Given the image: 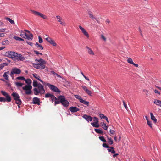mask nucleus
Wrapping results in <instances>:
<instances>
[{"label": "nucleus", "mask_w": 161, "mask_h": 161, "mask_svg": "<svg viewBox=\"0 0 161 161\" xmlns=\"http://www.w3.org/2000/svg\"><path fill=\"white\" fill-rule=\"evenodd\" d=\"M69 110L72 112H76L79 111L80 109L76 107H71L69 108Z\"/></svg>", "instance_id": "18"}, {"label": "nucleus", "mask_w": 161, "mask_h": 161, "mask_svg": "<svg viewBox=\"0 0 161 161\" xmlns=\"http://www.w3.org/2000/svg\"><path fill=\"white\" fill-rule=\"evenodd\" d=\"M5 19L7 20L11 24H14V21L11 19L8 18V17H6L5 18Z\"/></svg>", "instance_id": "27"}, {"label": "nucleus", "mask_w": 161, "mask_h": 161, "mask_svg": "<svg viewBox=\"0 0 161 161\" xmlns=\"http://www.w3.org/2000/svg\"><path fill=\"white\" fill-rule=\"evenodd\" d=\"M46 40L50 43L51 45L54 46H57V44L55 41L50 37H47L45 38Z\"/></svg>", "instance_id": "12"}, {"label": "nucleus", "mask_w": 161, "mask_h": 161, "mask_svg": "<svg viewBox=\"0 0 161 161\" xmlns=\"http://www.w3.org/2000/svg\"><path fill=\"white\" fill-rule=\"evenodd\" d=\"M99 139L102 141L103 142H106V140L104 139V137L103 136H99Z\"/></svg>", "instance_id": "41"}, {"label": "nucleus", "mask_w": 161, "mask_h": 161, "mask_svg": "<svg viewBox=\"0 0 161 161\" xmlns=\"http://www.w3.org/2000/svg\"><path fill=\"white\" fill-rule=\"evenodd\" d=\"M27 43L28 44H29V45H31V46H32V42H27Z\"/></svg>", "instance_id": "63"}, {"label": "nucleus", "mask_w": 161, "mask_h": 161, "mask_svg": "<svg viewBox=\"0 0 161 161\" xmlns=\"http://www.w3.org/2000/svg\"><path fill=\"white\" fill-rule=\"evenodd\" d=\"M147 125L151 128H152V124L151 121H149L148 120H147Z\"/></svg>", "instance_id": "45"}, {"label": "nucleus", "mask_w": 161, "mask_h": 161, "mask_svg": "<svg viewBox=\"0 0 161 161\" xmlns=\"http://www.w3.org/2000/svg\"><path fill=\"white\" fill-rule=\"evenodd\" d=\"M123 105H124V107H125V108L126 109V110H128V107L127 106V105L125 103V102L124 101V100H123Z\"/></svg>", "instance_id": "50"}, {"label": "nucleus", "mask_w": 161, "mask_h": 161, "mask_svg": "<svg viewBox=\"0 0 161 161\" xmlns=\"http://www.w3.org/2000/svg\"><path fill=\"white\" fill-rule=\"evenodd\" d=\"M33 85L34 87H36L38 86V84H37V82L36 80H34L33 83Z\"/></svg>", "instance_id": "37"}, {"label": "nucleus", "mask_w": 161, "mask_h": 161, "mask_svg": "<svg viewBox=\"0 0 161 161\" xmlns=\"http://www.w3.org/2000/svg\"><path fill=\"white\" fill-rule=\"evenodd\" d=\"M75 97L77 99L79 100L80 102V101L82 99L81 97L79 95H75Z\"/></svg>", "instance_id": "40"}, {"label": "nucleus", "mask_w": 161, "mask_h": 161, "mask_svg": "<svg viewBox=\"0 0 161 161\" xmlns=\"http://www.w3.org/2000/svg\"><path fill=\"white\" fill-rule=\"evenodd\" d=\"M3 65L4 66V67L5 66H7L8 65V63H3Z\"/></svg>", "instance_id": "62"}, {"label": "nucleus", "mask_w": 161, "mask_h": 161, "mask_svg": "<svg viewBox=\"0 0 161 161\" xmlns=\"http://www.w3.org/2000/svg\"><path fill=\"white\" fill-rule=\"evenodd\" d=\"M118 155H119V154L118 153L115 154L113 155V158H115V157H117Z\"/></svg>", "instance_id": "61"}, {"label": "nucleus", "mask_w": 161, "mask_h": 161, "mask_svg": "<svg viewBox=\"0 0 161 161\" xmlns=\"http://www.w3.org/2000/svg\"><path fill=\"white\" fill-rule=\"evenodd\" d=\"M33 104H35L40 105V100L37 97H34L33 99Z\"/></svg>", "instance_id": "16"}, {"label": "nucleus", "mask_w": 161, "mask_h": 161, "mask_svg": "<svg viewBox=\"0 0 161 161\" xmlns=\"http://www.w3.org/2000/svg\"><path fill=\"white\" fill-rule=\"evenodd\" d=\"M4 55L7 57L11 58L13 60L15 61H23L25 59L24 58L21 54H18L13 51H9L6 52Z\"/></svg>", "instance_id": "1"}, {"label": "nucleus", "mask_w": 161, "mask_h": 161, "mask_svg": "<svg viewBox=\"0 0 161 161\" xmlns=\"http://www.w3.org/2000/svg\"><path fill=\"white\" fill-rule=\"evenodd\" d=\"M103 146L105 148H109L110 146L108 145L106 143H103Z\"/></svg>", "instance_id": "48"}, {"label": "nucleus", "mask_w": 161, "mask_h": 161, "mask_svg": "<svg viewBox=\"0 0 161 161\" xmlns=\"http://www.w3.org/2000/svg\"><path fill=\"white\" fill-rule=\"evenodd\" d=\"M35 61L36 63L39 62L37 64L41 67L43 69L45 68V64H46V62L42 58H40L39 59H36Z\"/></svg>", "instance_id": "6"}, {"label": "nucleus", "mask_w": 161, "mask_h": 161, "mask_svg": "<svg viewBox=\"0 0 161 161\" xmlns=\"http://www.w3.org/2000/svg\"><path fill=\"white\" fill-rule=\"evenodd\" d=\"M24 31H25L27 33H26L25 35V38L29 40H32L33 38V35L28 30H25Z\"/></svg>", "instance_id": "11"}, {"label": "nucleus", "mask_w": 161, "mask_h": 161, "mask_svg": "<svg viewBox=\"0 0 161 161\" xmlns=\"http://www.w3.org/2000/svg\"><path fill=\"white\" fill-rule=\"evenodd\" d=\"M154 103L158 106L161 107V101L158 100H155Z\"/></svg>", "instance_id": "24"}, {"label": "nucleus", "mask_w": 161, "mask_h": 161, "mask_svg": "<svg viewBox=\"0 0 161 161\" xmlns=\"http://www.w3.org/2000/svg\"><path fill=\"white\" fill-rule=\"evenodd\" d=\"M110 133L112 134H114V131L113 130H110Z\"/></svg>", "instance_id": "59"}, {"label": "nucleus", "mask_w": 161, "mask_h": 161, "mask_svg": "<svg viewBox=\"0 0 161 161\" xmlns=\"http://www.w3.org/2000/svg\"><path fill=\"white\" fill-rule=\"evenodd\" d=\"M80 103H81L87 106L89 105V102H88L82 99L81 100V101H80Z\"/></svg>", "instance_id": "33"}, {"label": "nucleus", "mask_w": 161, "mask_h": 161, "mask_svg": "<svg viewBox=\"0 0 161 161\" xmlns=\"http://www.w3.org/2000/svg\"><path fill=\"white\" fill-rule=\"evenodd\" d=\"M16 85L20 87L22 86L23 84L22 83L17 82L16 83Z\"/></svg>", "instance_id": "51"}, {"label": "nucleus", "mask_w": 161, "mask_h": 161, "mask_svg": "<svg viewBox=\"0 0 161 161\" xmlns=\"http://www.w3.org/2000/svg\"><path fill=\"white\" fill-rule=\"evenodd\" d=\"M24 80L25 81L26 83L28 84V85L31 84L32 82L31 80L29 79H25Z\"/></svg>", "instance_id": "32"}, {"label": "nucleus", "mask_w": 161, "mask_h": 161, "mask_svg": "<svg viewBox=\"0 0 161 161\" xmlns=\"http://www.w3.org/2000/svg\"><path fill=\"white\" fill-rule=\"evenodd\" d=\"M21 72V70L17 68H13L11 70L10 75L11 77H12L13 75L14 74H19Z\"/></svg>", "instance_id": "10"}, {"label": "nucleus", "mask_w": 161, "mask_h": 161, "mask_svg": "<svg viewBox=\"0 0 161 161\" xmlns=\"http://www.w3.org/2000/svg\"><path fill=\"white\" fill-rule=\"evenodd\" d=\"M5 29L2 28V29H0V32H4L5 31Z\"/></svg>", "instance_id": "60"}, {"label": "nucleus", "mask_w": 161, "mask_h": 161, "mask_svg": "<svg viewBox=\"0 0 161 161\" xmlns=\"http://www.w3.org/2000/svg\"><path fill=\"white\" fill-rule=\"evenodd\" d=\"M150 115L151 119L153 120L154 123H156L157 122V120L154 116L153 114L152 113H150Z\"/></svg>", "instance_id": "25"}, {"label": "nucleus", "mask_w": 161, "mask_h": 161, "mask_svg": "<svg viewBox=\"0 0 161 161\" xmlns=\"http://www.w3.org/2000/svg\"><path fill=\"white\" fill-rule=\"evenodd\" d=\"M32 75L33 77H35L36 79H37L41 82H43V81L42 80H41V79L40 78V77L39 76H38L37 74L35 73L33 74Z\"/></svg>", "instance_id": "22"}, {"label": "nucleus", "mask_w": 161, "mask_h": 161, "mask_svg": "<svg viewBox=\"0 0 161 161\" xmlns=\"http://www.w3.org/2000/svg\"><path fill=\"white\" fill-rule=\"evenodd\" d=\"M9 43V41L8 40H6L5 41H3L2 42V44L3 45H5L6 44H8Z\"/></svg>", "instance_id": "39"}, {"label": "nucleus", "mask_w": 161, "mask_h": 161, "mask_svg": "<svg viewBox=\"0 0 161 161\" xmlns=\"http://www.w3.org/2000/svg\"><path fill=\"white\" fill-rule=\"evenodd\" d=\"M31 11L32 12V13L35 15L39 16L41 18L44 19H47V16H46L45 15L42 14L40 12L34 10H31Z\"/></svg>", "instance_id": "8"}, {"label": "nucleus", "mask_w": 161, "mask_h": 161, "mask_svg": "<svg viewBox=\"0 0 161 161\" xmlns=\"http://www.w3.org/2000/svg\"><path fill=\"white\" fill-rule=\"evenodd\" d=\"M53 95L49 93H47V94H46L45 95V97L46 98H48L51 97Z\"/></svg>", "instance_id": "46"}, {"label": "nucleus", "mask_w": 161, "mask_h": 161, "mask_svg": "<svg viewBox=\"0 0 161 161\" xmlns=\"http://www.w3.org/2000/svg\"><path fill=\"white\" fill-rule=\"evenodd\" d=\"M26 33L25 32L22 31L21 32L20 36L22 37L25 38V36Z\"/></svg>", "instance_id": "35"}, {"label": "nucleus", "mask_w": 161, "mask_h": 161, "mask_svg": "<svg viewBox=\"0 0 161 161\" xmlns=\"http://www.w3.org/2000/svg\"><path fill=\"white\" fill-rule=\"evenodd\" d=\"M9 74V71H8L7 72H5L3 75V76L5 78V79L6 80H8L7 74Z\"/></svg>", "instance_id": "26"}, {"label": "nucleus", "mask_w": 161, "mask_h": 161, "mask_svg": "<svg viewBox=\"0 0 161 161\" xmlns=\"http://www.w3.org/2000/svg\"><path fill=\"white\" fill-rule=\"evenodd\" d=\"M11 95L13 97V98L15 100L20 98V97L18 94L16 92H13Z\"/></svg>", "instance_id": "17"}, {"label": "nucleus", "mask_w": 161, "mask_h": 161, "mask_svg": "<svg viewBox=\"0 0 161 161\" xmlns=\"http://www.w3.org/2000/svg\"><path fill=\"white\" fill-rule=\"evenodd\" d=\"M32 87L31 85H26L22 87L23 90H25V93L27 95H30L32 93Z\"/></svg>", "instance_id": "5"}, {"label": "nucleus", "mask_w": 161, "mask_h": 161, "mask_svg": "<svg viewBox=\"0 0 161 161\" xmlns=\"http://www.w3.org/2000/svg\"><path fill=\"white\" fill-rule=\"evenodd\" d=\"M34 93L36 95H38L39 93L43 94L45 92V90L43 86L40 83L38 84L37 88H34L33 89Z\"/></svg>", "instance_id": "2"}, {"label": "nucleus", "mask_w": 161, "mask_h": 161, "mask_svg": "<svg viewBox=\"0 0 161 161\" xmlns=\"http://www.w3.org/2000/svg\"><path fill=\"white\" fill-rule=\"evenodd\" d=\"M14 39H15L16 40H17V41H20V39H21L20 37H18V36H14Z\"/></svg>", "instance_id": "53"}, {"label": "nucleus", "mask_w": 161, "mask_h": 161, "mask_svg": "<svg viewBox=\"0 0 161 161\" xmlns=\"http://www.w3.org/2000/svg\"><path fill=\"white\" fill-rule=\"evenodd\" d=\"M91 124L94 127L98 128L99 126V125L98 123H91Z\"/></svg>", "instance_id": "29"}, {"label": "nucleus", "mask_w": 161, "mask_h": 161, "mask_svg": "<svg viewBox=\"0 0 161 161\" xmlns=\"http://www.w3.org/2000/svg\"><path fill=\"white\" fill-rule=\"evenodd\" d=\"M108 142L110 145H112L113 143V140L111 138L108 137Z\"/></svg>", "instance_id": "31"}, {"label": "nucleus", "mask_w": 161, "mask_h": 161, "mask_svg": "<svg viewBox=\"0 0 161 161\" xmlns=\"http://www.w3.org/2000/svg\"><path fill=\"white\" fill-rule=\"evenodd\" d=\"M93 119V121H94V123H98V119L97 117H94Z\"/></svg>", "instance_id": "47"}, {"label": "nucleus", "mask_w": 161, "mask_h": 161, "mask_svg": "<svg viewBox=\"0 0 161 161\" xmlns=\"http://www.w3.org/2000/svg\"><path fill=\"white\" fill-rule=\"evenodd\" d=\"M58 99L60 100V103L64 107H67L69 105V103L66 99L64 96L60 95L58 97Z\"/></svg>", "instance_id": "4"}, {"label": "nucleus", "mask_w": 161, "mask_h": 161, "mask_svg": "<svg viewBox=\"0 0 161 161\" xmlns=\"http://www.w3.org/2000/svg\"><path fill=\"white\" fill-rule=\"evenodd\" d=\"M97 133L102 134L103 133V131L99 129H95L94 130Z\"/></svg>", "instance_id": "38"}, {"label": "nucleus", "mask_w": 161, "mask_h": 161, "mask_svg": "<svg viewBox=\"0 0 161 161\" xmlns=\"http://www.w3.org/2000/svg\"><path fill=\"white\" fill-rule=\"evenodd\" d=\"M35 45L36 46L38 49L42 50L43 49V47L40 44H39L37 42H36Z\"/></svg>", "instance_id": "28"}, {"label": "nucleus", "mask_w": 161, "mask_h": 161, "mask_svg": "<svg viewBox=\"0 0 161 161\" xmlns=\"http://www.w3.org/2000/svg\"><path fill=\"white\" fill-rule=\"evenodd\" d=\"M114 148L113 147H110L108 149V152H111L112 153L114 154L115 153V152L114 150Z\"/></svg>", "instance_id": "21"}, {"label": "nucleus", "mask_w": 161, "mask_h": 161, "mask_svg": "<svg viewBox=\"0 0 161 161\" xmlns=\"http://www.w3.org/2000/svg\"><path fill=\"white\" fill-rule=\"evenodd\" d=\"M143 91L145 93V94L146 95L148 96L149 94V92L148 91L146 90H143Z\"/></svg>", "instance_id": "54"}, {"label": "nucleus", "mask_w": 161, "mask_h": 161, "mask_svg": "<svg viewBox=\"0 0 161 161\" xmlns=\"http://www.w3.org/2000/svg\"><path fill=\"white\" fill-rule=\"evenodd\" d=\"M34 53L36 54L37 55H38V54H40L41 55H42V53H39V52L38 51H36V50H34Z\"/></svg>", "instance_id": "55"}, {"label": "nucleus", "mask_w": 161, "mask_h": 161, "mask_svg": "<svg viewBox=\"0 0 161 161\" xmlns=\"http://www.w3.org/2000/svg\"><path fill=\"white\" fill-rule=\"evenodd\" d=\"M106 23H110V20L108 19H107L106 21Z\"/></svg>", "instance_id": "64"}, {"label": "nucleus", "mask_w": 161, "mask_h": 161, "mask_svg": "<svg viewBox=\"0 0 161 161\" xmlns=\"http://www.w3.org/2000/svg\"><path fill=\"white\" fill-rule=\"evenodd\" d=\"M102 128L105 130H107L108 128V126H107L106 124H105L104 123H103L102 124Z\"/></svg>", "instance_id": "36"}, {"label": "nucleus", "mask_w": 161, "mask_h": 161, "mask_svg": "<svg viewBox=\"0 0 161 161\" xmlns=\"http://www.w3.org/2000/svg\"><path fill=\"white\" fill-rule=\"evenodd\" d=\"M101 38L102 39L103 41H106V38L103 35H101Z\"/></svg>", "instance_id": "49"}, {"label": "nucleus", "mask_w": 161, "mask_h": 161, "mask_svg": "<svg viewBox=\"0 0 161 161\" xmlns=\"http://www.w3.org/2000/svg\"><path fill=\"white\" fill-rule=\"evenodd\" d=\"M79 28L81 30V32L83 33L84 35L87 38H89V34L88 32L86 31L85 29L83 27H81L80 25L79 26Z\"/></svg>", "instance_id": "13"}, {"label": "nucleus", "mask_w": 161, "mask_h": 161, "mask_svg": "<svg viewBox=\"0 0 161 161\" xmlns=\"http://www.w3.org/2000/svg\"><path fill=\"white\" fill-rule=\"evenodd\" d=\"M81 87L87 94L90 96H92V92L91 91L88 90L86 86H82Z\"/></svg>", "instance_id": "14"}, {"label": "nucleus", "mask_w": 161, "mask_h": 161, "mask_svg": "<svg viewBox=\"0 0 161 161\" xmlns=\"http://www.w3.org/2000/svg\"><path fill=\"white\" fill-rule=\"evenodd\" d=\"M39 39V42L40 43H41L43 42V40L42 38L40 36H39L38 37Z\"/></svg>", "instance_id": "52"}, {"label": "nucleus", "mask_w": 161, "mask_h": 161, "mask_svg": "<svg viewBox=\"0 0 161 161\" xmlns=\"http://www.w3.org/2000/svg\"><path fill=\"white\" fill-rule=\"evenodd\" d=\"M47 85L49 88L53 91L56 92H58V93L60 92V90L59 89L55 86L53 85L50 84L49 83H48Z\"/></svg>", "instance_id": "7"}, {"label": "nucleus", "mask_w": 161, "mask_h": 161, "mask_svg": "<svg viewBox=\"0 0 161 161\" xmlns=\"http://www.w3.org/2000/svg\"><path fill=\"white\" fill-rule=\"evenodd\" d=\"M2 94L6 97V98L3 97H0V101L5 102L6 101L10 102L11 101V98L10 95L6 92L4 91H1Z\"/></svg>", "instance_id": "3"}, {"label": "nucleus", "mask_w": 161, "mask_h": 161, "mask_svg": "<svg viewBox=\"0 0 161 161\" xmlns=\"http://www.w3.org/2000/svg\"><path fill=\"white\" fill-rule=\"evenodd\" d=\"M86 48L87 49V51L89 53V54L90 55H94V53H93V51L91 49V48L88 47H86Z\"/></svg>", "instance_id": "20"}, {"label": "nucleus", "mask_w": 161, "mask_h": 161, "mask_svg": "<svg viewBox=\"0 0 161 161\" xmlns=\"http://www.w3.org/2000/svg\"><path fill=\"white\" fill-rule=\"evenodd\" d=\"M83 118L87 121H92L93 120V118L91 116L87 114H84L83 116Z\"/></svg>", "instance_id": "15"}, {"label": "nucleus", "mask_w": 161, "mask_h": 161, "mask_svg": "<svg viewBox=\"0 0 161 161\" xmlns=\"http://www.w3.org/2000/svg\"><path fill=\"white\" fill-rule=\"evenodd\" d=\"M3 65V63L0 64V70H1L4 67V66Z\"/></svg>", "instance_id": "57"}, {"label": "nucleus", "mask_w": 161, "mask_h": 161, "mask_svg": "<svg viewBox=\"0 0 161 161\" xmlns=\"http://www.w3.org/2000/svg\"><path fill=\"white\" fill-rule=\"evenodd\" d=\"M15 103L19 105H20L21 104L22 102H21V100L20 99V98H18V99H17V100H15Z\"/></svg>", "instance_id": "34"}, {"label": "nucleus", "mask_w": 161, "mask_h": 161, "mask_svg": "<svg viewBox=\"0 0 161 161\" xmlns=\"http://www.w3.org/2000/svg\"><path fill=\"white\" fill-rule=\"evenodd\" d=\"M55 102V105H56L57 104H59L60 103V100H58V98H57V99L54 100Z\"/></svg>", "instance_id": "44"}, {"label": "nucleus", "mask_w": 161, "mask_h": 161, "mask_svg": "<svg viewBox=\"0 0 161 161\" xmlns=\"http://www.w3.org/2000/svg\"><path fill=\"white\" fill-rule=\"evenodd\" d=\"M33 67L34 68H36L38 69H43L40 66H39L38 65V64H37V63H33Z\"/></svg>", "instance_id": "23"}, {"label": "nucleus", "mask_w": 161, "mask_h": 161, "mask_svg": "<svg viewBox=\"0 0 161 161\" xmlns=\"http://www.w3.org/2000/svg\"><path fill=\"white\" fill-rule=\"evenodd\" d=\"M51 98L52 102H53L54 100H55L57 99V98L53 95L52 96Z\"/></svg>", "instance_id": "42"}, {"label": "nucleus", "mask_w": 161, "mask_h": 161, "mask_svg": "<svg viewBox=\"0 0 161 161\" xmlns=\"http://www.w3.org/2000/svg\"><path fill=\"white\" fill-rule=\"evenodd\" d=\"M101 119H105L106 118V116H104L103 114H101L99 115Z\"/></svg>", "instance_id": "43"}, {"label": "nucleus", "mask_w": 161, "mask_h": 161, "mask_svg": "<svg viewBox=\"0 0 161 161\" xmlns=\"http://www.w3.org/2000/svg\"><path fill=\"white\" fill-rule=\"evenodd\" d=\"M88 14L89 15V17L91 18H92V19H95L98 22V20L97 19L95 18L92 15V13L90 12H88Z\"/></svg>", "instance_id": "30"}, {"label": "nucleus", "mask_w": 161, "mask_h": 161, "mask_svg": "<svg viewBox=\"0 0 161 161\" xmlns=\"http://www.w3.org/2000/svg\"><path fill=\"white\" fill-rule=\"evenodd\" d=\"M57 21L59 22L60 24L64 26H65L66 25V23L62 18V17L59 15H57L56 17Z\"/></svg>", "instance_id": "9"}, {"label": "nucleus", "mask_w": 161, "mask_h": 161, "mask_svg": "<svg viewBox=\"0 0 161 161\" xmlns=\"http://www.w3.org/2000/svg\"><path fill=\"white\" fill-rule=\"evenodd\" d=\"M17 79L18 80H24L25 79V78L24 77L22 76L18 77L17 78Z\"/></svg>", "instance_id": "56"}, {"label": "nucleus", "mask_w": 161, "mask_h": 161, "mask_svg": "<svg viewBox=\"0 0 161 161\" xmlns=\"http://www.w3.org/2000/svg\"><path fill=\"white\" fill-rule=\"evenodd\" d=\"M154 92L156 93H158V94L159 95H160V93L159 92H158V91L156 89H155L154 90Z\"/></svg>", "instance_id": "58"}, {"label": "nucleus", "mask_w": 161, "mask_h": 161, "mask_svg": "<svg viewBox=\"0 0 161 161\" xmlns=\"http://www.w3.org/2000/svg\"><path fill=\"white\" fill-rule=\"evenodd\" d=\"M127 62L130 64H131L134 65L135 67H138V64H136L133 63L132 58H128L127 60Z\"/></svg>", "instance_id": "19"}]
</instances>
